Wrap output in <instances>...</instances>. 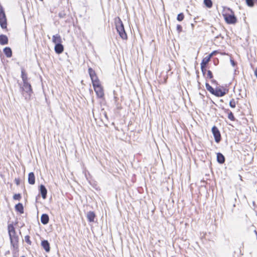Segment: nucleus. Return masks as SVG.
Masks as SVG:
<instances>
[{
    "label": "nucleus",
    "mask_w": 257,
    "mask_h": 257,
    "mask_svg": "<svg viewBox=\"0 0 257 257\" xmlns=\"http://www.w3.org/2000/svg\"><path fill=\"white\" fill-rule=\"evenodd\" d=\"M95 216V214L92 211H89L87 214V218L89 222H93Z\"/></svg>",
    "instance_id": "obj_17"
},
{
    "label": "nucleus",
    "mask_w": 257,
    "mask_h": 257,
    "mask_svg": "<svg viewBox=\"0 0 257 257\" xmlns=\"http://www.w3.org/2000/svg\"><path fill=\"white\" fill-rule=\"evenodd\" d=\"M4 52L7 57H11L12 55V50L9 47H6L4 49Z\"/></svg>",
    "instance_id": "obj_19"
},
{
    "label": "nucleus",
    "mask_w": 257,
    "mask_h": 257,
    "mask_svg": "<svg viewBox=\"0 0 257 257\" xmlns=\"http://www.w3.org/2000/svg\"><path fill=\"white\" fill-rule=\"evenodd\" d=\"M91 79L92 82L93 86L95 85V83H96V85L100 84L99 80L96 75L94 77H93L91 78Z\"/></svg>",
    "instance_id": "obj_21"
},
{
    "label": "nucleus",
    "mask_w": 257,
    "mask_h": 257,
    "mask_svg": "<svg viewBox=\"0 0 257 257\" xmlns=\"http://www.w3.org/2000/svg\"><path fill=\"white\" fill-rule=\"evenodd\" d=\"M49 220V216L46 214H43L41 217V221L43 224H46Z\"/></svg>",
    "instance_id": "obj_15"
},
{
    "label": "nucleus",
    "mask_w": 257,
    "mask_h": 257,
    "mask_svg": "<svg viewBox=\"0 0 257 257\" xmlns=\"http://www.w3.org/2000/svg\"><path fill=\"white\" fill-rule=\"evenodd\" d=\"M213 54L211 53L209 55L206 56L202 61L201 63V69L202 72H204V70H205V67H206V64L209 62L210 60L211 56Z\"/></svg>",
    "instance_id": "obj_8"
},
{
    "label": "nucleus",
    "mask_w": 257,
    "mask_h": 257,
    "mask_svg": "<svg viewBox=\"0 0 257 257\" xmlns=\"http://www.w3.org/2000/svg\"><path fill=\"white\" fill-rule=\"evenodd\" d=\"M21 198V195L20 194H15L13 196V198L15 200H19Z\"/></svg>",
    "instance_id": "obj_30"
},
{
    "label": "nucleus",
    "mask_w": 257,
    "mask_h": 257,
    "mask_svg": "<svg viewBox=\"0 0 257 257\" xmlns=\"http://www.w3.org/2000/svg\"><path fill=\"white\" fill-rule=\"evenodd\" d=\"M228 11H230L231 14L224 15V19L226 22L229 24H234L236 23L237 19L235 17L233 12L230 8H226Z\"/></svg>",
    "instance_id": "obj_3"
},
{
    "label": "nucleus",
    "mask_w": 257,
    "mask_h": 257,
    "mask_svg": "<svg viewBox=\"0 0 257 257\" xmlns=\"http://www.w3.org/2000/svg\"><path fill=\"white\" fill-rule=\"evenodd\" d=\"M40 191L43 199H45L47 196V190L43 185L40 186Z\"/></svg>",
    "instance_id": "obj_11"
},
{
    "label": "nucleus",
    "mask_w": 257,
    "mask_h": 257,
    "mask_svg": "<svg viewBox=\"0 0 257 257\" xmlns=\"http://www.w3.org/2000/svg\"><path fill=\"white\" fill-rule=\"evenodd\" d=\"M177 30L179 32H180L182 31V27L180 25H178L177 26Z\"/></svg>",
    "instance_id": "obj_33"
},
{
    "label": "nucleus",
    "mask_w": 257,
    "mask_h": 257,
    "mask_svg": "<svg viewBox=\"0 0 257 257\" xmlns=\"http://www.w3.org/2000/svg\"><path fill=\"white\" fill-rule=\"evenodd\" d=\"M28 182L31 185H33L35 183V177L34 173L31 172L28 175Z\"/></svg>",
    "instance_id": "obj_13"
},
{
    "label": "nucleus",
    "mask_w": 257,
    "mask_h": 257,
    "mask_svg": "<svg viewBox=\"0 0 257 257\" xmlns=\"http://www.w3.org/2000/svg\"><path fill=\"white\" fill-rule=\"evenodd\" d=\"M15 208L17 211L19 212L20 213L24 212V208L22 203H18L15 206Z\"/></svg>",
    "instance_id": "obj_20"
},
{
    "label": "nucleus",
    "mask_w": 257,
    "mask_h": 257,
    "mask_svg": "<svg viewBox=\"0 0 257 257\" xmlns=\"http://www.w3.org/2000/svg\"><path fill=\"white\" fill-rule=\"evenodd\" d=\"M207 77L211 79L213 77V75L210 70H207Z\"/></svg>",
    "instance_id": "obj_31"
},
{
    "label": "nucleus",
    "mask_w": 257,
    "mask_h": 257,
    "mask_svg": "<svg viewBox=\"0 0 257 257\" xmlns=\"http://www.w3.org/2000/svg\"><path fill=\"white\" fill-rule=\"evenodd\" d=\"M246 5L250 7H252L254 5V0H245Z\"/></svg>",
    "instance_id": "obj_26"
},
{
    "label": "nucleus",
    "mask_w": 257,
    "mask_h": 257,
    "mask_svg": "<svg viewBox=\"0 0 257 257\" xmlns=\"http://www.w3.org/2000/svg\"><path fill=\"white\" fill-rule=\"evenodd\" d=\"M236 105V103L235 100L232 99L229 102V106L232 108H234Z\"/></svg>",
    "instance_id": "obj_28"
},
{
    "label": "nucleus",
    "mask_w": 257,
    "mask_h": 257,
    "mask_svg": "<svg viewBox=\"0 0 257 257\" xmlns=\"http://www.w3.org/2000/svg\"><path fill=\"white\" fill-rule=\"evenodd\" d=\"M8 232H9V235L10 236V238L11 240V244L13 245V246L15 248L17 247L18 246V243L19 241V237L16 235V233L15 231V228L12 224H9L8 225Z\"/></svg>",
    "instance_id": "obj_1"
},
{
    "label": "nucleus",
    "mask_w": 257,
    "mask_h": 257,
    "mask_svg": "<svg viewBox=\"0 0 257 257\" xmlns=\"http://www.w3.org/2000/svg\"><path fill=\"white\" fill-rule=\"evenodd\" d=\"M206 88L208 91H209L212 94L214 93V89L208 84L206 83Z\"/></svg>",
    "instance_id": "obj_23"
},
{
    "label": "nucleus",
    "mask_w": 257,
    "mask_h": 257,
    "mask_svg": "<svg viewBox=\"0 0 257 257\" xmlns=\"http://www.w3.org/2000/svg\"><path fill=\"white\" fill-rule=\"evenodd\" d=\"M95 84H96L95 83ZM97 96L99 98L103 97L104 95L103 90L100 84L93 86Z\"/></svg>",
    "instance_id": "obj_6"
},
{
    "label": "nucleus",
    "mask_w": 257,
    "mask_h": 257,
    "mask_svg": "<svg viewBox=\"0 0 257 257\" xmlns=\"http://www.w3.org/2000/svg\"><path fill=\"white\" fill-rule=\"evenodd\" d=\"M115 26L117 32L119 34L120 37L123 40L127 39V35L124 29V26L122 21L118 18L117 20L115 21Z\"/></svg>",
    "instance_id": "obj_2"
},
{
    "label": "nucleus",
    "mask_w": 257,
    "mask_h": 257,
    "mask_svg": "<svg viewBox=\"0 0 257 257\" xmlns=\"http://www.w3.org/2000/svg\"><path fill=\"white\" fill-rule=\"evenodd\" d=\"M21 77L23 81V83L27 82V76L23 71H22Z\"/></svg>",
    "instance_id": "obj_25"
},
{
    "label": "nucleus",
    "mask_w": 257,
    "mask_h": 257,
    "mask_svg": "<svg viewBox=\"0 0 257 257\" xmlns=\"http://www.w3.org/2000/svg\"><path fill=\"white\" fill-rule=\"evenodd\" d=\"M254 74L256 76V77H257V69L254 71Z\"/></svg>",
    "instance_id": "obj_35"
},
{
    "label": "nucleus",
    "mask_w": 257,
    "mask_h": 257,
    "mask_svg": "<svg viewBox=\"0 0 257 257\" xmlns=\"http://www.w3.org/2000/svg\"><path fill=\"white\" fill-rule=\"evenodd\" d=\"M228 118L231 120H233L234 119L233 114L231 112H230L228 113Z\"/></svg>",
    "instance_id": "obj_32"
},
{
    "label": "nucleus",
    "mask_w": 257,
    "mask_h": 257,
    "mask_svg": "<svg viewBox=\"0 0 257 257\" xmlns=\"http://www.w3.org/2000/svg\"><path fill=\"white\" fill-rule=\"evenodd\" d=\"M254 233H255V234L256 235V239H257V232H256V231L255 230H254Z\"/></svg>",
    "instance_id": "obj_37"
},
{
    "label": "nucleus",
    "mask_w": 257,
    "mask_h": 257,
    "mask_svg": "<svg viewBox=\"0 0 257 257\" xmlns=\"http://www.w3.org/2000/svg\"><path fill=\"white\" fill-rule=\"evenodd\" d=\"M0 25L3 29L7 26L6 16L3 7L0 4Z\"/></svg>",
    "instance_id": "obj_5"
},
{
    "label": "nucleus",
    "mask_w": 257,
    "mask_h": 257,
    "mask_svg": "<svg viewBox=\"0 0 257 257\" xmlns=\"http://www.w3.org/2000/svg\"><path fill=\"white\" fill-rule=\"evenodd\" d=\"M217 160L219 163H223L225 161L224 157L222 154L218 153L217 154Z\"/></svg>",
    "instance_id": "obj_18"
},
{
    "label": "nucleus",
    "mask_w": 257,
    "mask_h": 257,
    "mask_svg": "<svg viewBox=\"0 0 257 257\" xmlns=\"http://www.w3.org/2000/svg\"><path fill=\"white\" fill-rule=\"evenodd\" d=\"M55 51L57 54H61L64 51L63 46L61 44H57L55 46Z\"/></svg>",
    "instance_id": "obj_10"
},
{
    "label": "nucleus",
    "mask_w": 257,
    "mask_h": 257,
    "mask_svg": "<svg viewBox=\"0 0 257 257\" xmlns=\"http://www.w3.org/2000/svg\"><path fill=\"white\" fill-rule=\"evenodd\" d=\"M212 132L214 136L215 142L218 143L220 141L221 136L217 127L215 126H213L212 128Z\"/></svg>",
    "instance_id": "obj_7"
},
{
    "label": "nucleus",
    "mask_w": 257,
    "mask_h": 257,
    "mask_svg": "<svg viewBox=\"0 0 257 257\" xmlns=\"http://www.w3.org/2000/svg\"><path fill=\"white\" fill-rule=\"evenodd\" d=\"M225 94V92L222 91L220 89H218L214 90V93L213 94L218 97H221L224 96Z\"/></svg>",
    "instance_id": "obj_16"
},
{
    "label": "nucleus",
    "mask_w": 257,
    "mask_h": 257,
    "mask_svg": "<svg viewBox=\"0 0 257 257\" xmlns=\"http://www.w3.org/2000/svg\"><path fill=\"white\" fill-rule=\"evenodd\" d=\"M25 241L29 244H31V241L30 239V236L26 235L25 236Z\"/></svg>",
    "instance_id": "obj_29"
},
{
    "label": "nucleus",
    "mask_w": 257,
    "mask_h": 257,
    "mask_svg": "<svg viewBox=\"0 0 257 257\" xmlns=\"http://www.w3.org/2000/svg\"><path fill=\"white\" fill-rule=\"evenodd\" d=\"M184 16L183 13H180L178 15L177 19L178 21H182L184 19Z\"/></svg>",
    "instance_id": "obj_27"
},
{
    "label": "nucleus",
    "mask_w": 257,
    "mask_h": 257,
    "mask_svg": "<svg viewBox=\"0 0 257 257\" xmlns=\"http://www.w3.org/2000/svg\"><path fill=\"white\" fill-rule=\"evenodd\" d=\"M230 61H231V63L232 65L233 66H234V64H235L234 61H233V60H230Z\"/></svg>",
    "instance_id": "obj_34"
},
{
    "label": "nucleus",
    "mask_w": 257,
    "mask_h": 257,
    "mask_svg": "<svg viewBox=\"0 0 257 257\" xmlns=\"http://www.w3.org/2000/svg\"><path fill=\"white\" fill-rule=\"evenodd\" d=\"M204 4L208 8H210L212 6L211 0H204Z\"/></svg>",
    "instance_id": "obj_22"
},
{
    "label": "nucleus",
    "mask_w": 257,
    "mask_h": 257,
    "mask_svg": "<svg viewBox=\"0 0 257 257\" xmlns=\"http://www.w3.org/2000/svg\"><path fill=\"white\" fill-rule=\"evenodd\" d=\"M23 83L24 84L22 87L23 91L27 94L26 95H25V93H23V95L25 96L26 99H29L30 98L31 94L32 92L31 85L28 82V81Z\"/></svg>",
    "instance_id": "obj_4"
},
{
    "label": "nucleus",
    "mask_w": 257,
    "mask_h": 257,
    "mask_svg": "<svg viewBox=\"0 0 257 257\" xmlns=\"http://www.w3.org/2000/svg\"><path fill=\"white\" fill-rule=\"evenodd\" d=\"M207 72V70L206 69V68H205V70H204V72H202L203 74H204L205 73V72Z\"/></svg>",
    "instance_id": "obj_36"
},
{
    "label": "nucleus",
    "mask_w": 257,
    "mask_h": 257,
    "mask_svg": "<svg viewBox=\"0 0 257 257\" xmlns=\"http://www.w3.org/2000/svg\"><path fill=\"white\" fill-rule=\"evenodd\" d=\"M8 43V38L7 36L4 35H0V44L6 45Z\"/></svg>",
    "instance_id": "obj_14"
},
{
    "label": "nucleus",
    "mask_w": 257,
    "mask_h": 257,
    "mask_svg": "<svg viewBox=\"0 0 257 257\" xmlns=\"http://www.w3.org/2000/svg\"><path fill=\"white\" fill-rule=\"evenodd\" d=\"M41 245L46 252H49L50 251V244L47 240H44L42 241Z\"/></svg>",
    "instance_id": "obj_12"
},
{
    "label": "nucleus",
    "mask_w": 257,
    "mask_h": 257,
    "mask_svg": "<svg viewBox=\"0 0 257 257\" xmlns=\"http://www.w3.org/2000/svg\"><path fill=\"white\" fill-rule=\"evenodd\" d=\"M88 73L89 74L90 78L94 77L95 76H96V73L95 71L91 68H89L88 69Z\"/></svg>",
    "instance_id": "obj_24"
},
{
    "label": "nucleus",
    "mask_w": 257,
    "mask_h": 257,
    "mask_svg": "<svg viewBox=\"0 0 257 257\" xmlns=\"http://www.w3.org/2000/svg\"><path fill=\"white\" fill-rule=\"evenodd\" d=\"M52 42L57 45L62 43V38L59 34L53 35L52 37Z\"/></svg>",
    "instance_id": "obj_9"
}]
</instances>
